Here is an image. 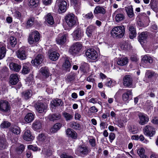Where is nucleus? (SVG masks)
Listing matches in <instances>:
<instances>
[{
	"instance_id": "nucleus-54",
	"label": "nucleus",
	"mask_w": 158,
	"mask_h": 158,
	"mask_svg": "<svg viewBox=\"0 0 158 158\" xmlns=\"http://www.w3.org/2000/svg\"><path fill=\"white\" fill-rule=\"evenodd\" d=\"M73 130L70 128V137L72 138L73 139H77V133L75 131H73Z\"/></svg>"
},
{
	"instance_id": "nucleus-64",
	"label": "nucleus",
	"mask_w": 158,
	"mask_h": 158,
	"mask_svg": "<svg viewBox=\"0 0 158 158\" xmlns=\"http://www.w3.org/2000/svg\"><path fill=\"white\" fill-rule=\"evenodd\" d=\"M98 100L96 98H92L89 99V102L90 103H92L93 104H96L98 102Z\"/></svg>"
},
{
	"instance_id": "nucleus-11",
	"label": "nucleus",
	"mask_w": 158,
	"mask_h": 158,
	"mask_svg": "<svg viewBox=\"0 0 158 158\" xmlns=\"http://www.w3.org/2000/svg\"><path fill=\"white\" fill-rule=\"evenodd\" d=\"M78 23L77 17L73 13H70V30L77 26Z\"/></svg>"
},
{
	"instance_id": "nucleus-63",
	"label": "nucleus",
	"mask_w": 158,
	"mask_h": 158,
	"mask_svg": "<svg viewBox=\"0 0 158 158\" xmlns=\"http://www.w3.org/2000/svg\"><path fill=\"white\" fill-rule=\"evenodd\" d=\"M150 5L151 8L154 11H155L157 10L156 5L155 3H151V2Z\"/></svg>"
},
{
	"instance_id": "nucleus-5",
	"label": "nucleus",
	"mask_w": 158,
	"mask_h": 158,
	"mask_svg": "<svg viewBox=\"0 0 158 158\" xmlns=\"http://www.w3.org/2000/svg\"><path fill=\"white\" fill-rule=\"evenodd\" d=\"M55 7L58 9L60 14L64 13L67 10V2L64 0H56Z\"/></svg>"
},
{
	"instance_id": "nucleus-9",
	"label": "nucleus",
	"mask_w": 158,
	"mask_h": 158,
	"mask_svg": "<svg viewBox=\"0 0 158 158\" xmlns=\"http://www.w3.org/2000/svg\"><path fill=\"white\" fill-rule=\"evenodd\" d=\"M145 76L149 80L153 82L157 78L158 74L153 71L148 70L146 72Z\"/></svg>"
},
{
	"instance_id": "nucleus-43",
	"label": "nucleus",
	"mask_w": 158,
	"mask_h": 158,
	"mask_svg": "<svg viewBox=\"0 0 158 158\" xmlns=\"http://www.w3.org/2000/svg\"><path fill=\"white\" fill-rule=\"evenodd\" d=\"M60 117V115L57 114H52L49 115L48 119L50 121H54V120L59 119Z\"/></svg>"
},
{
	"instance_id": "nucleus-23",
	"label": "nucleus",
	"mask_w": 158,
	"mask_h": 158,
	"mask_svg": "<svg viewBox=\"0 0 158 158\" xmlns=\"http://www.w3.org/2000/svg\"><path fill=\"white\" fill-rule=\"evenodd\" d=\"M78 151L81 155L86 156L89 153V150L88 147L85 145H80L78 148Z\"/></svg>"
},
{
	"instance_id": "nucleus-33",
	"label": "nucleus",
	"mask_w": 158,
	"mask_h": 158,
	"mask_svg": "<svg viewBox=\"0 0 158 158\" xmlns=\"http://www.w3.org/2000/svg\"><path fill=\"white\" fill-rule=\"evenodd\" d=\"M62 124L60 123H56L50 129V132L52 133L56 132L60 130L62 127Z\"/></svg>"
},
{
	"instance_id": "nucleus-44",
	"label": "nucleus",
	"mask_w": 158,
	"mask_h": 158,
	"mask_svg": "<svg viewBox=\"0 0 158 158\" xmlns=\"http://www.w3.org/2000/svg\"><path fill=\"white\" fill-rule=\"evenodd\" d=\"M9 39L10 45L12 47H14L17 44L16 38L14 36H11Z\"/></svg>"
},
{
	"instance_id": "nucleus-25",
	"label": "nucleus",
	"mask_w": 158,
	"mask_h": 158,
	"mask_svg": "<svg viewBox=\"0 0 158 158\" xmlns=\"http://www.w3.org/2000/svg\"><path fill=\"white\" fill-rule=\"evenodd\" d=\"M42 57L41 55H38L34 60H32L31 63L33 65L38 66L40 65L42 61Z\"/></svg>"
},
{
	"instance_id": "nucleus-22",
	"label": "nucleus",
	"mask_w": 158,
	"mask_h": 158,
	"mask_svg": "<svg viewBox=\"0 0 158 158\" xmlns=\"http://www.w3.org/2000/svg\"><path fill=\"white\" fill-rule=\"evenodd\" d=\"M35 107L37 110L40 113H42L46 109L45 105L41 102H36L35 104Z\"/></svg>"
},
{
	"instance_id": "nucleus-27",
	"label": "nucleus",
	"mask_w": 158,
	"mask_h": 158,
	"mask_svg": "<svg viewBox=\"0 0 158 158\" xmlns=\"http://www.w3.org/2000/svg\"><path fill=\"white\" fill-rule=\"evenodd\" d=\"M96 28V27L93 25H90L88 26L86 30L85 33L88 37H91Z\"/></svg>"
},
{
	"instance_id": "nucleus-48",
	"label": "nucleus",
	"mask_w": 158,
	"mask_h": 158,
	"mask_svg": "<svg viewBox=\"0 0 158 158\" xmlns=\"http://www.w3.org/2000/svg\"><path fill=\"white\" fill-rule=\"evenodd\" d=\"M46 135H47V134L43 133L39 134L38 136L37 137V140L39 141H44L47 139Z\"/></svg>"
},
{
	"instance_id": "nucleus-14",
	"label": "nucleus",
	"mask_w": 158,
	"mask_h": 158,
	"mask_svg": "<svg viewBox=\"0 0 158 158\" xmlns=\"http://www.w3.org/2000/svg\"><path fill=\"white\" fill-rule=\"evenodd\" d=\"M64 105V103L61 99L58 98H56L51 102L50 106L52 108H55L58 106H63Z\"/></svg>"
},
{
	"instance_id": "nucleus-37",
	"label": "nucleus",
	"mask_w": 158,
	"mask_h": 158,
	"mask_svg": "<svg viewBox=\"0 0 158 158\" xmlns=\"http://www.w3.org/2000/svg\"><path fill=\"white\" fill-rule=\"evenodd\" d=\"M49 55V59L52 61H55L57 60L59 56L60 55L59 53L56 51H51Z\"/></svg>"
},
{
	"instance_id": "nucleus-24",
	"label": "nucleus",
	"mask_w": 158,
	"mask_h": 158,
	"mask_svg": "<svg viewBox=\"0 0 158 158\" xmlns=\"http://www.w3.org/2000/svg\"><path fill=\"white\" fill-rule=\"evenodd\" d=\"M19 81L18 75L16 74H12L10 77V83L12 85H16Z\"/></svg>"
},
{
	"instance_id": "nucleus-18",
	"label": "nucleus",
	"mask_w": 158,
	"mask_h": 158,
	"mask_svg": "<svg viewBox=\"0 0 158 158\" xmlns=\"http://www.w3.org/2000/svg\"><path fill=\"white\" fill-rule=\"evenodd\" d=\"M105 9L102 6H97L94 11V14L96 17L99 14L104 15L106 13Z\"/></svg>"
},
{
	"instance_id": "nucleus-51",
	"label": "nucleus",
	"mask_w": 158,
	"mask_h": 158,
	"mask_svg": "<svg viewBox=\"0 0 158 158\" xmlns=\"http://www.w3.org/2000/svg\"><path fill=\"white\" fill-rule=\"evenodd\" d=\"M25 149V147L24 145L21 144L17 148L16 151L19 153H22L24 151Z\"/></svg>"
},
{
	"instance_id": "nucleus-12",
	"label": "nucleus",
	"mask_w": 158,
	"mask_h": 158,
	"mask_svg": "<svg viewBox=\"0 0 158 158\" xmlns=\"http://www.w3.org/2000/svg\"><path fill=\"white\" fill-rule=\"evenodd\" d=\"M155 128L152 126L147 125L144 129V134L146 136L151 137H152L155 134Z\"/></svg>"
},
{
	"instance_id": "nucleus-8",
	"label": "nucleus",
	"mask_w": 158,
	"mask_h": 158,
	"mask_svg": "<svg viewBox=\"0 0 158 158\" xmlns=\"http://www.w3.org/2000/svg\"><path fill=\"white\" fill-rule=\"evenodd\" d=\"M10 109V103L7 101L1 100L0 102V110L3 112H9Z\"/></svg>"
},
{
	"instance_id": "nucleus-46",
	"label": "nucleus",
	"mask_w": 158,
	"mask_h": 158,
	"mask_svg": "<svg viewBox=\"0 0 158 158\" xmlns=\"http://www.w3.org/2000/svg\"><path fill=\"white\" fill-rule=\"evenodd\" d=\"M142 61L146 64H152L153 62L152 58L150 56H144L142 58Z\"/></svg>"
},
{
	"instance_id": "nucleus-36",
	"label": "nucleus",
	"mask_w": 158,
	"mask_h": 158,
	"mask_svg": "<svg viewBox=\"0 0 158 158\" xmlns=\"http://www.w3.org/2000/svg\"><path fill=\"white\" fill-rule=\"evenodd\" d=\"M45 20L49 25L51 26L53 25L55 23L53 17L51 13H48L47 15L45 17Z\"/></svg>"
},
{
	"instance_id": "nucleus-3",
	"label": "nucleus",
	"mask_w": 158,
	"mask_h": 158,
	"mask_svg": "<svg viewBox=\"0 0 158 158\" xmlns=\"http://www.w3.org/2000/svg\"><path fill=\"white\" fill-rule=\"evenodd\" d=\"M82 47V44L80 42H76L73 43L70 48V53L74 56L81 55V50Z\"/></svg>"
},
{
	"instance_id": "nucleus-40",
	"label": "nucleus",
	"mask_w": 158,
	"mask_h": 158,
	"mask_svg": "<svg viewBox=\"0 0 158 158\" xmlns=\"http://www.w3.org/2000/svg\"><path fill=\"white\" fill-rule=\"evenodd\" d=\"M6 147V139L3 135H0V149H5Z\"/></svg>"
},
{
	"instance_id": "nucleus-59",
	"label": "nucleus",
	"mask_w": 158,
	"mask_h": 158,
	"mask_svg": "<svg viewBox=\"0 0 158 158\" xmlns=\"http://www.w3.org/2000/svg\"><path fill=\"white\" fill-rule=\"evenodd\" d=\"M109 138L110 139V142L111 143L114 140L115 138V134L112 132L110 133Z\"/></svg>"
},
{
	"instance_id": "nucleus-6",
	"label": "nucleus",
	"mask_w": 158,
	"mask_h": 158,
	"mask_svg": "<svg viewBox=\"0 0 158 158\" xmlns=\"http://www.w3.org/2000/svg\"><path fill=\"white\" fill-rule=\"evenodd\" d=\"M83 30L80 27L76 28L71 34L72 39L73 40L79 41L84 36Z\"/></svg>"
},
{
	"instance_id": "nucleus-20",
	"label": "nucleus",
	"mask_w": 158,
	"mask_h": 158,
	"mask_svg": "<svg viewBox=\"0 0 158 158\" xmlns=\"http://www.w3.org/2000/svg\"><path fill=\"white\" fill-rule=\"evenodd\" d=\"M42 122L39 119L35 120L31 126V128L35 131H38L42 127Z\"/></svg>"
},
{
	"instance_id": "nucleus-56",
	"label": "nucleus",
	"mask_w": 158,
	"mask_h": 158,
	"mask_svg": "<svg viewBox=\"0 0 158 158\" xmlns=\"http://www.w3.org/2000/svg\"><path fill=\"white\" fill-rule=\"evenodd\" d=\"M84 17L85 19H93L94 17V16L92 12H90L86 14Z\"/></svg>"
},
{
	"instance_id": "nucleus-58",
	"label": "nucleus",
	"mask_w": 158,
	"mask_h": 158,
	"mask_svg": "<svg viewBox=\"0 0 158 158\" xmlns=\"http://www.w3.org/2000/svg\"><path fill=\"white\" fill-rule=\"evenodd\" d=\"M27 148L29 150H31L33 151H37L38 148L37 146H34L32 145H29L27 146Z\"/></svg>"
},
{
	"instance_id": "nucleus-21",
	"label": "nucleus",
	"mask_w": 158,
	"mask_h": 158,
	"mask_svg": "<svg viewBox=\"0 0 158 158\" xmlns=\"http://www.w3.org/2000/svg\"><path fill=\"white\" fill-rule=\"evenodd\" d=\"M132 89H127V92L124 93L122 95L123 100L126 102L128 100H130L132 98Z\"/></svg>"
},
{
	"instance_id": "nucleus-29",
	"label": "nucleus",
	"mask_w": 158,
	"mask_h": 158,
	"mask_svg": "<svg viewBox=\"0 0 158 158\" xmlns=\"http://www.w3.org/2000/svg\"><path fill=\"white\" fill-rule=\"evenodd\" d=\"M40 72L42 75L45 78H48L50 75L49 70L48 68L42 67L40 69Z\"/></svg>"
},
{
	"instance_id": "nucleus-32",
	"label": "nucleus",
	"mask_w": 158,
	"mask_h": 158,
	"mask_svg": "<svg viewBox=\"0 0 158 158\" xmlns=\"http://www.w3.org/2000/svg\"><path fill=\"white\" fill-rule=\"evenodd\" d=\"M32 93V91L31 89H27L22 92V95L24 99L27 100L31 98Z\"/></svg>"
},
{
	"instance_id": "nucleus-16",
	"label": "nucleus",
	"mask_w": 158,
	"mask_h": 158,
	"mask_svg": "<svg viewBox=\"0 0 158 158\" xmlns=\"http://www.w3.org/2000/svg\"><path fill=\"white\" fill-rule=\"evenodd\" d=\"M139 117L140 119L139 123L141 125H144L147 123L149 121V118L148 116L143 113L139 114Z\"/></svg>"
},
{
	"instance_id": "nucleus-55",
	"label": "nucleus",
	"mask_w": 158,
	"mask_h": 158,
	"mask_svg": "<svg viewBox=\"0 0 158 158\" xmlns=\"http://www.w3.org/2000/svg\"><path fill=\"white\" fill-rule=\"evenodd\" d=\"M12 130L13 133L15 134L18 135L20 133V129L18 127H13Z\"/></svg>"
},
{
	"instance_id": "nucleus-13",
	"label": "nucleus",
	"mask_w": 158,
	"mask_h": 158,
	"mask_svg": "<svg viewBox=\"0 0 158 158\" xmlns=\"http://www.w3.org/2000/svg\"><path fill=\"white\" fill-rule=\"evenodd\" d=\"M148 35L146 31H143L138 33L137 39L139 42L141 44H143L147 41Z\"/></svg>"
},
{
	"instance_id": "nucleus-7",
	"label": "nucleus",
	"mask_w": 158,
	"mask_h": 158,
	"mask_svg": "<svg viewBox=\"0 0 158 158\" xmlns=\"http://www.w3.org/2000/svg\"><path fill=\"white\" fill-rule=\"evenodd\" d=\"M124 11V8H119L114 13L113 15H116L115 19L117 22L118 23L124 19L125 16L123 14Z\"/></svg>"
},
{
	"instance_id": "nucleus-50",
	"label": "nucleus",
	"mask_w": 158,
	"mask_h": 158,
	"mask_svg": "<svg viewBox=\"0 0 158 158\" xmlns=\"http://www.w3.org/2000/svg\"><path fill=\"white\" fill-rule=\"evenodd\" d=\"M91 138L89 140V142L92 148H94L96 145V139L93 136H92Z\"/></svg>"
},
{
	"instance_id": "nucleus-30",
	"label": "nucleus",
	"mask_w": 158,
	"mask_h": 158,
	"mask_svg": "<svg viewBox=\"0 0 158 158\" xmlns=\"http://www.w3.org/2000/svg\"><path fill=\"white\" fill-rule=\"evenodd\" d=\"M6 53V46L2 43H0V60L2 59L5 56Z\"/></svg>"
},
{
	"instance_id": "nucleus-17",
	"label": "nucleus",
	"mask_w": 158,
	"mask_h": 158,
	"mask_svg": "<svg viewBox=\"0 0 158 158\" xmlns=\"http://www.w3.org/2000/svg\"><path fill=\"white\" fill-rule=\"evenodd\" d=\"M17 57L21 60L25 59L27 58V55L25 48H20L17 52Z\"/></svg>"
},
{
	"instance_id": "nucleus-61",
	"label": "nucleus",
	"mask_w": 158,
	"mask_h": 158,
	"mask_svg": "<svg viewBox=\"0 0 158 158\" xmlns=\"http://www.w3.org/2000/svg\"><path fill=\"white\" fill-rule=\"evenodd\" d=\"M65 23L69 27V13H68L65 18Z\"/></svg>"
},
{
	"instance_id": "nucleus-42",
	"label": "nucleus",
	"mask_w": 158,
	"mask_h": 158,
	"mask_svg": "<svg viewBox=\"0 0 158 158\" xmlns=\"http://www.w3.org/2000/svg\"><path fill=\"white\" fill-rule=\"evenodd\" d=\"M128 62V59L127 57L121 58L118 60L117 64L121 66L126 65Z\"/></svg>"
},
{
	"instance_id": "nucleus-38",
	"label": "nucleus",
	"mask_w": 158,
	"mask_h": 158,
	"mask_svg": "<svg viewBox=\"0 0 158 158\" xmlns=\"http://www.w3.org/2000/svg\"><path fill=\"white\" fill-rule=\"evenodd\" d=\"M30 65V63H24L23 65V69L22 73L23 74H28L30 72L29 66Z\"/></svg>"
},
{
	"instance_id": "nucleus-49",
	"label": "nucleus",
	"mask_w": 158,
	"mask_h": 158,
	"mask_svg": "<svg viewBox=\"0 0 158 158\" xmlns=\"http://www.w3.org/2000/svg\"><path fill=\"white\" fill-rule=\"evenodd\" d=\"M34 21V18L33 17H31L28 19L26 23L27 27H31L33 25Z\"/></svg>"
},
{
	"instance_id": "nucleus-53",
	"label": "nucleus",
	"mask_w": 158,
	"mask_h": 158,
	"mask_svg": "<svg viewBox=\"0 0 158 158\" xmlns=\"http://www.w3.org/2000/svg\"><path fill=\"white\" fill-rule=\"evenodd\" d=\"M110 79V80L109 81L108 80L107 81L105 82V85L106 86L111 88L115 85V83L111 80Z\"/></svg>"
},
{
	"instance_id": "nucleus-10",
	"label": "nucleus",
	"mask_w": 158,
	"mask_h": 158,
	"mask_svg": "<svg viewBox=\"0 0 158 158\" xmlns=\"http://www.w3.org/2000/svg\"><path fill=\"white\" fill-rule=\"evenodd\" d=\"M132 83L133 79L130 75H127L124 77L123 83L124 86L130 88H133Z\"/></svg>"
},
{
	"instance_id": "nucleus-35",
	"label": "nucleus",
	"mask_w": 158,
	"mask_h": 158,
	"mask_svg": "<svg viewBox=\"0 0 158 158\" xmlns=\"http://www.w3.org/2000/svg\"><path fill=\"white\" fill-rule=\"evenodd\" d=\"M9 66L10 69L11 70L17 72L19 71L21 68L20 65L13 62L10 63Z\"/></svg>"
},
{
	"instance_id": "nucleus-45",
	"label": "nucleus",
	"mask_w": 158,
	"mask_h": 158,
	"mask_svg": "<svg viewBox=\"0 0 158 158\" xmlns=\"http://www.w3.org/2000/svg\"><path fill=\"white\" fill-rule=\"evenodd\" d=\"M70 125V127L76 130H80L81 128L80 124L77 122H74V121L71 122Z\"/></svg>"
},
{
	"instance_id": "nucleus-15",
	"label": "nucleus",
	"mask_w": 158,
	"mask_h": 158,
	"mask_svg": "<svg viewBox=\"0 0 158 158\" xmlns=\"http://www.w3.org/2000/svg\"><path fill=\"white\" fill-rule=\"evenodd\" d=\"M23 138L27 141L31 142L34 139L35 137L32 134L30 130H27L23 135Z\"/></svg>"
},
{
	"instance_id": "nucleus-41",
	"label": "nucleus",
	"mask_w": 158,
	"mask_h": 158,
	"mask_svg": "<svg viewBox=\"0 0 158 158\" xmlns=\"http://www.w3.org/2000/svg\"><path fill=\"white\" fill-rule=\"evenodd\" d=\"M29 5L31 8H34L39 4L40 0H28Z\"/></svg>"
},
{
	"instance_id": "nucleus-31",
	"label": "nucleus",
	"mask_w": 158,
	"mask_h": 158,
	"mask_svg": "<svg viewBox=\"0 0 158 158\" xmlns=\"http://www.w3.org/2000/svg\"><path fill=\"white\" fill-rule=\"evenodd\" d=\"M129 38L132 39L136 36L135 28L132 26H130L129 28Z\"/></svg>"
},
{
	"instance_id": "nucleus-19",
	"label": "nucleus",
	"mask_w": 158,
	"mask_h": 158,
	"mask_svg": "<svg viewBox=\"0 0 158 158\" xmlns=\"http://www.w3.org/2000/svg\"><path fill=\"white\" fill-rule=\"evenodd\" d=\"M35 114L32 112L27 113L25 116L24 119L26 123H29L32 122L34 120Z\"/></svg>"
},
{
	"instance_id": "nucleus-57",
	"label": "nucleus",
	"mask_w": 158,
	"mask_h": 158,
	"mask_svg": "<svg viewBox=\"0 0 158 158\" xmlns=\"http://www.w3.org/2000/svg\"><path fill=\"white\" fill-rule=\"evenodd\" d=\"M71 1V5L74 7V9H77L78 6V3L77 0H70Z\"/></svg>"
},
{
	"instance_id": "nucleus-39",
	"label": "nucleus",
	"mask_w": 158,
	"mask_h": 158,
	"mask_svg": "<svg viewBox=\"0 0 158 158\" xmlns=\"http://www.w3.org/2000/svg\"><path fill=\"white\" fill-rule=\"evenodd\" d=\"M62 69L63 70L69 71V59L67 57L62 64Z\"/></svg>"
},
{
	"instance_id": "nucleus-1",
	"label": "nucleus",
	"mask_w": 158,
	"mask_h": 158,
	"mask_svg": "<svg viewBox=\"0 0 158 158\" xmlns=\"http://www.w3.org/2000/svg\"><path fill=\"white\" fill-rule=\"evenodd\" d=\"M125 28L124 26L120 25L114 27L111 31V35L113 37L117 38H122L125 33Z\"/></svg>"
},
{
	"instance_id": "nucleus-2",
	"label": "nucleus",
	"mask_w": 158,
	"mask_h": 158,
	"mask_svg": "<svg viewBox=\"0 0 158 158\" xmlns=\"http://www.w3.org/2000/svg\"><path fill=\"white\" fill-rule=\"evenodd\" d=\"M40 39V34L37 31L31 32L28 38V42L31 46H33L39 41Z\"/></svg>"
},
{
	"instance_id": "nucleus-47",
	"label": "nucleus",
	"mask_w": 158,
	"mask_h": 158,
	"mask_svg": "<svg viewBox=\"0 0 158 158\" xmlns=\"http://www.w3.org/2000/svg\"><path fill=\"white\" fill-rule=\"evenodd\" d=\"M137 153L141 158H147L148 156L145 155V150L143 148H141L137 150Z\"/></svg>"
},
{
	"instance_id": "nucleus-4",
	"label": "nucleus",
	"mask_w": 158,
	"mask_h": 158,
	"mask_svg": "<svg viewBox=\"0 0 158 158\" xmlns=\"http://www.w3.org/2000/svg\"><path fill=\"white\" fill-rule=\"evenodd\" d=\"M83 54L88 58L92 60H95L98 57L97 51L94 48H89L85 50L83 52Z\"/></svg>"
},
{
	"instance_id": "nucleus-52",
	"label": "nucleus",
	"mask_w": 158,
	"mask_h": 158,
	"mask_svg": "<svg viewBox=\"0 0 158 158\" xmlns=\"http://www.w3.org/2000/svg\"><path fill=\"white\" fill-rule=\"evenodd\" d=\"M11 125L10 123L7 121H4L1 124V127L2 128H8Z\"/></svg>"
},
{
	"instance_id": "nucleus-60",
	"label": "nucleus",
	"mask_w": 158,
	"mask_h": 158,
	"mask_svg": "<svg viewBox=\"0 0 158 158\" xmlns=\"http://www.w3.org/2000/svg\"><path fill=\"white\" fill-rule=\"evenodd\" d=\"M89 111L91 113H95L98 111V110L95 106H93L89 109Z\"/></svg>"
},
{
	"instance_id": "nucleus-62",
	"label": "nucleus",
	"mask_w": 158,
	"mask_h": 158,
	"mask_svg": "<svg viewBox=\"0 0 158 158\" xmlns=\"http://www.w3.org/2000/svg\"><path fill=\"white\" fill-rule=\"evenodd\" d=\"M17 19H20L21 17V13L18 11L16 10L14 13Z\"/></svg>"
},
{
	"instance_id": "nucleus-34",
	"label": "nucleus",
	"mask_w": 158,
	"mask_h": 158,
	"mask_svg": "<svg viewBox=\"0 0 158 158\" xmlns=\"http://www.w3.org/2000/svg\"><path fill=\"white\" fill-rule=\"evenodd\" d=\"M125 8L127 14L129 17L132 18L134 16V14L132 5H130L127 7H125Z\"/></svg>"
},
{
	"instance_id": "nucleus-28",
	"label": "nucleus",
	"mask_w": 158,
	"mask_h": 158,
	"mask_svg": "<svg viewBox=\"0 0 158 158\" xmlns=\"http://www.w3.org/2000/svg\"><path fill=\"white\" fill-rule=\"evenodd\" d=\"M26 83L28 86L33 85L35 82V80L34 78V76L33 74H30L25 80Z\"/></svg>"
},
{
	"instance_id": "nucleus-26",
	"label": "nucleus",
	"mask_w": 158,
	"mask_h": 158,
	"mask_svg": "<svg viewBox=\"0 0 158 158\" xmlns=\"http://www.w3.org/2000/svg\"><path fill=\"white\" fill-rule=\"evenodd\" d=\"M67 35L66 34L63 35L61 36L59 35L56 39V41L57 44L63 45L64 44L66 41Z\"/></svg>"
}]
</instances>
